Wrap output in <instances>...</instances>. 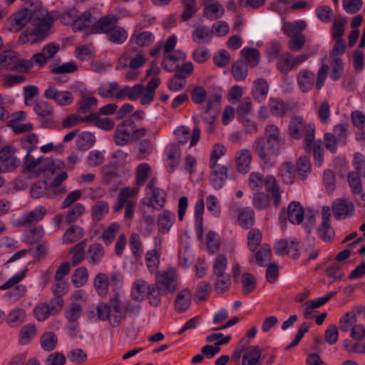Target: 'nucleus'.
I'll use <instances>...</instances> for the list:
<instances>
[{
    "instance_id": "53",
    "label": "nucleus",
    "mask_w": 365,
    "mask_h": 365,
    "mask_svg": "<svg viewBox=\"0 0 365 365\" xmlns=\"http://www.w3.org/2000/svg\"><path fill=\"white\" fill-rule=\"evenodd\" d=\"M152 198L148 204V207H153L157 210L164 207L166 202L167 195L163 189H155V191L151 192Z\"/></svg>"
},
{
    "instance_id": "27",
    "label": "nucleus",
    "mask_w": 365,
    "mask_h": 365,
    "mask_svg": "<svg viewBox=\"0 0 365 365\" xmlns=\"http://www.w3.org/2000/svg\"><path fill=\"white\" fill-rule=\"evenodd\" d=\"M158 239L155 238V247L152 250L146 252L145 259L150 272L158 273L157 270L160 264V250L157 248Z\"/></svg>"
},
{
    "instance_id": "25",
    "label": "nucleus",
    "mask_w": 365,
    "mask_h": 365,
    "mask_svg": "<svg viewBox=\"0 0 365 365\" xmlns=\"http://www.w3.org/2000/svg\"><path fill=\"white\" fill-rule=\"evenodd\" d=\"M214 32L208 26L200 25L192 31L191 37L192 41L198 44H206L210 43L213 37Z\"/></svg>"
},
{
    "instance_id": "40",
    "label": "nucleus",
    "mask_w": 365,
    "mask_h": 365,
    "mask_svg": "<svg viewBox=\"0 0 365 365\" xmlns=\"http://www.w3.org/2000/svg\"><path fill=\"white\" fill-rule=\"evenodd\" d=\"M37 335V328L34 324L24 325L19 334V343L21 345L29 344Z\"/></svg>"
},
{
    "instance_id": "63",
    "label": "nucleus",
    "mask_w": 365,
    "mask_h": 365,
    "mask_svg": "<svg viewBox=\"0 0 365 365\" xmlns=\"http://www.w3.org/2000/svg\"><path fill=\"white\" fill-rule=\"evenodd\" d=\"M356 322V314L353 312H346L342 315L339 322V328L341 331L347 332Z\"/></svg>"
},
{
    "instance_id": "23",
    "label": "nucleus",
    "mask_w": 365,
    "mask_h": 365,
    "mask_svg": "<svg viewBox=\"0 0 365 365\" xmlns=\"http://www.w3.org/2000/svg\"><path fill=\"white\" fill-rule=\"evenodd\" d=\"M315 78V74L312 71L308 69H302L297 77V83L300 90L303 93L310 91L314 85Z\"/></svg>"
},
{
    "instance_id": "39",
    "label": "nucleus",
    "mask_w": 365,
    "mask_h": 365,
    "mask_svg": "<svg viewBox=\"0 0 365 365\" xmlns=\"http://www.w3.org/2000/svg\"><path fill=\"white\" fill-rule=\"evenodd\" d=\"M87 253L88 262L98 264L104 257L105 249L100 243L95 242L88 247Z\"/></svg>"
},
{
    "instance_id": "60",
    "label": "nucleus",
    "mask_w": 365,
    "mask_h": 365,
    "mask_svg": "<svg viewBox=\"0 0 365 365\" xmlns=\"http://www.w3.org/2000/svg\"><path fill=\"white\" fill-rule=\"evenodd\" d=\"M28 19H29V23L33 25L38 24L43 21H51L48 18V12L43 9H28Z\"/></svg>"
},
{
    "instance_id": "58",
    "label": "nucleus",
    "mask_w": 365,
    "mask_h": 365,
    "mask_svg": "<svg viewBox=\"0 0 365 365\" xmlns=\"http://www.w3.org/2000/svg\"><path fill=\"white\" fill-rule=\"evenodd\" d=\"M227 267V259L225 255H217L214 260L212 269L213 274L217 277H222L225 275Z\"/></svg>"
},
{
    "instance_id": "57",
    "label": "nucleus",
    "mask_w": 365,
    "mask_h": 365,
    "mask_svg": "<svg viewBox=\"0 0 365 365\" xmlns=\"http://www.w3.org/2000/svg\"><path fill=\"white\" fill-rule=\"evenodd\" d=\"M82 305L77 302H71L64 312L66 319L70 322H76L82 314Z\"/></svg>"
},
{
    "instance_id": "22",
    "label": "nucleus",
    "mask_w": 365,
    "mask_h": 365,
    "mask_svg": "<svg viewBox=\"0 0 365 365\" xmlns=\"http://www.w3.org/2000/svg\"><path fill=\"white\" fill-rule=\"evenodd\" d=\"M252 153L248 149H242L236 153L235 155V165L236 169L239 173H247L250 168L252 162Z\"/></svg>"
},
{
    "instance_id": "11",
    "label": "nucleus",
    "mask_w": 365,
    "mask_h": 365,
    "mask_svg": "<svg viewBox=\"0 0 365 365\" xmlns=\"http://www.w3.org/2000/svg\"><path fill=\"white\" fill-rule=\"evenodd\" d=\"M130 128V130L135 128V123L132 118L124 120L117 126L113 135V140L117 145L123 146L129 142L131 138Z\"/></svg>"
},
{
    "instance_id": "61",
    "label": "nucleus",
    "mask_w": 365,
    "mask_h": 365,
    "mask_svg": "<svg viewBox=\"0 0 365 365\" xmlns=\"http://www.w3.org/2000/svg\"><path fill=\"white\" fill-rule=\"evenodd\" d=\"M58 342V338L53 332H46L40 339L41 346L46 351H51L55 349Z\"/></svg>"
},
{
    "instance_id": "51",
    "label": "nucleus",
    "mask_w": 365,
    "mask_h": 365,
    "mask_svg": "<svg viewBox=\"0 0 365 365\" xmlns=\"http://www.w3.org/2000/svg\"><path fill=\"white\" fill-rule=\"evenodd\" d=\"M248 66L243 60H237L232 66V74L236 81H244L248 74Z\"/></svg>"
},
{
    "instance_id": "54",
    "label": "nucleus",
    "mask_w": 365,
    "mask_h": 365,
    "mask_svg": "<svg viewBox=\"0 0 365 365\" xmlns=\"http://www.w3.org/2000/svg\"><path fill=\"white\" fill-rule=\"evenodd\" d=\"M88 279V269L85 267L77 268L73 273L71 282L75 287L79 288L84 286Z\"/></svg>"
},
{
    "instance_id": "31",
    "label": "nucleus",
    "mask_w": 365,
    "mask_h": 365,
    "mask_svg": "<svg viewBox=\"0 0 365 365\" xmlns=\"http://www.w3.org/2000/svg\"><path fill=\"white\" fill-rule=\"evenodd\" d=\"M279 174L283 182L287 185L293 184L297 176L295 165L289 162L282 164L279 169Z\"/></svg>"
},
{
    "instance_id": "28",
    "label": "nucleus",
    "mask_w": 365,
    "mask_h": 365,
    "mask_svg": "<svg viewBox=\"0 0 365 365\" xmlns=\"http://www.w3.org/2000/svg\"><path fill=\"white\" fill-rule=\"evenodd\" d=\"M307 24L305 21L299 20L293 23L285 21L283 23L282 31L289 38L294 36L303 35L302 31L306 29Z\"/></svg>"
},
{
    "instance_id": "13",
    "label": "nucleus",
    "mask_w": 365,
    "mask_h": 365,
    "mask_svg": "<svg viewBox=\"0 0 365 365\" xmlns=\"http://www.w3.org/2000/svg\"><path fill=\"white\" fill-rule=\"evenodd\" d=\"M332 211L336 220L351 217L355 213L354 205L346 198H337L332 204Z\"/></svg>"
},
{
    "instance_id": "32",
    "label": "nucleus",
    "mask_w": 365,
    "mask_h": 365,
    "mask_svg": "<svg viewBox=\"0 0 365 365\" xmlns=\"http://www.w3.org/2000/svg\"><path fill=\"white\" fill-rule=\"evenodd\" d=\"M205 210V203L203 197H201L195 205V225L196 233L199 238L203 235V213Z\"/></svg>"
},
{
    "instance_id": "14",
    "label": "nucleus",
    "mask_w": 365,
    "mask_h": 365,
    "mask_svg": "<svg viewBox=\"0 0 365 365\" xmlns=\"http://www.w3.org/2000/svg\"><path fill=\"white\" fill-rule=\"evenodd\" d=\"M28 8L21 9L11 15L6 20V26L11 32H18L29 23Z\"/></svg>"
},
{
    "instance_id": "44",
    "label": "nucleus",
    "mask_w": 365,
    "mask_h": 365,
    "mask_svg": "<svg viewBox=\"0 0 365 365\" xmlns=\"http://www.w3.org/2000/svg\"><path fill=\"white\" fill-rule=\"evenodd\" d=\"M190 292L187 289L180 290L177 294L175 302V311L182 313L185 312L190 304Z\"/></svg>"
},
{
    "instance_id": "18",
    "label": "nucleus",
    "mask_w": 365,
    "mask_h": 365,
    "mask_svg": "<svg viewBox=\"0 0 365 365\" xmlns=\"http://www.w3.org/2000/svg\"><path fill=\"white\" fill-rule=\"evenodd\" d=\"M46 215V209L43 206H39L29 212L26 213L17 222L21 227H28L37 224L41 221Z\"/></svg>"
},
{
    "instance_id": "47",
    "label": "nucleus",
    "mask_w": 365,
    "mask_h": 365,
    "mask_svg": "<svg viewBox=\"0 0 365 365\" xmlns=\"http://www.w3.org/2000/svg\"><path fill=\"white\" fill-rule=\"evenodd\" d=\"M19 53L14 51H6L0 53V66L5 69L13 71Z\"/></svg>"
},
{
    "instance_id": "8",
    "label": "nucleus",
    "mask_w": 365,
    "mask_h": 365,
    "mask_svg": "<svg viewBox=\"0 0 365 365\" xmlns=\"http://www.w3.org/2000/svg\"><path fill=\"white\" fill-rule=\"evenodd\" d=\"M16 148L14 146L7 145L0 150V163L2 164L4 172L15 170L20 164V160L15 155Z\"/></svg>"
},
{
    "instance_id": "64",
    "label": "nucleus",
    "mask_w": 365,
    "mask_h": 365,
    "mask_svg": "<svg viewBox=\"0 0 365 365\" xmlns=\"http://www.w3.org/2000/svg\"><path fill=\"white\" fill-rule=\"evenodd\" d=\"M268 106L272 114L275 116H282L287 110V107L283 101L278 98H271L269 101Z\"/></svg>"
},
{
    "instance_id": "35",
    "label": "nucleus",
    "mask_w": 365,
    "mask_h": 365,
    "mask_svg": "<svg viewBox=\"0 0 365 365\" xmlns=\"http://www.w3.org/2000/svg\"><path fill=\"white\" fill-rule=\"evenodd\" d=\"M131 41L138 47H148L154 42L155 36L150 31L140 32L135 31L132 34Z\"/></svg>"
},
{
    "instance_id": "46",
    "label": "nucleus",
    "mask_w": 365,
    "mask_h": 365,
    "mask_svg": "<svg viewBox=\"0 0 365 365\" xmlns=\"http://www.w3.org/2000/svg\"><path fill=\"white\" fill-rule=\"evenodd\" d=\"M240 54L245 58V63L251 68H255L259 63L260 53L255 48L245 47L241 50Z\"/></svg>"
},
{
    "instance_id": "50",
    "label": "nucleus",
    "mask_w": 365,
    "mask_h": 365,
    "mask_svg": "<svg viewBox=\"0 0 365 365\" xmlns=\"http://www.w3.org/2000/svg\"><path fill=\"white\" fill-rule=\"evenodd\" d=\"M87 240H83L76 244L70 250V254H72L71 264L73 266H77L81 264L85 258V248L86 246Z\"/></svg>"
},
{
    "instance_id": "7",
    "label": "nucleus",
    "mask_w": 365,
    "mask_h": 365,
    "mask_svg": "<svg viewBox=\"0 0 365 365\" xmlns=\"http://www.w3.org/2000/svg\"><path fill=\"white\" fill-rule=\"evenodd\" d=\"M34 110L42 128H51L54 124L53 107L47 101L36 102Z\"/></svg>"
},
{
    "instance_id": "10",
    "label": "nucleus",
    "mask_w": 365,
    "mask_h": 365,
    "mask_svg": "<svg viewBox=\"0 0 365 365\" xmlns=\"http://www.w3.org/2000/svg\"><path fill=\"white\" fill-rule=\"evenodd\" d=\"M347 181L356 205L365 206V192L361 176H359L356 173H349Z\"/></svg>"
},
{
    "instance_id": "59",
    "label": "nucleus",
    "mask_w": 365,
    "mask_h": 365,
    "mask_svg": "<svg viewBox=\"0 0 365 365\" xmlns=\"http://www.w3.org/2000/svg\"><path fill=\"white\" fill-rule=\"evenodd\" d=\"M108 39L114 43L121 44L128 38V33L125 29L115 25L112 31L107 35Z\"/></svg>"
},
{
    "instance_id": "30",
    "label": "nucleus",
    "mask_w": 365,
    "mask_h": 365,
    "mask_svg": "<svg viewBox=\"0 0 365 365\" xmlns=\"http://www.w3.org/2000/svg\"><path fill=\"white\" fill-rule=\"evenodd\" d=\"M269 85L264 78H257L253 82L252 96L259 103L264 101L267 96Z\"/></svg>"
},
{
    "instance_id": "41",
    "label": "nucleus",
    "mask_w": 365,
    "mask_h": 365,
    "mask_svg": "<svg viewBox=\"0 0 365 365\" xmlns=\"http://www.w3.org/2000/svg\"><path fill=\"white\" fill-rule=\"evenodd\" d=\"M150 285L148 284L145 280L138 279L133 283L132 287V297L134 300L138 302L143 301L148 292Z\"/></svg>"
},
{
    "instance_id": "16",
    "label": "nucleus",
    "mask_w": 365,
    "mask_h": 365,
    "mask_svg": "<svg viewBox=\"0 0 365 365\" xmlns=\"http://www.w3.org/2000/svg\"><path fill=\"white\" fill-rule=\"evenodd\" d=\"M253 148L258 158L264 163L270 161L271 156L279 155V153L271 149L270 145L261 137H258L255 140Z\"/></svg>"
},
{
    "instance_id": "9",
    "label": "nucleus",
    "mask_w": 365,
    "mask_h": 365,
    "mask_svg": "<svg viewBox=\"0 0 365 365\" xmlns=\"http://www.w3.org/2000/svg\"><path fill=\"white\" fill-rule=\"evenodd\" d=\"M118 24V17L114 14H108L93 23L90 28V32L108 35Z\"/></svg>"
},
{
    "instance_id": "56",
    "label": "nucleus",
    "mask_w": 365,
    "mask_h": 365,
    "mask_svg": "<svg viewBox=\"0 0 365 365\" xmlns=\"http://www.w3.org/2000/svg\"><path fill=\"white\" fill-rule=\"evenodd\" d=\"M240 225L244 229H248L255 222V213L251 208H244L240 211L238 216Z\"/></svg>"
},
{
    "instance_id": "12",
    "label": "nucleus",
    "mask_w": 365,
    "mask_h": 365,
    "mask_svg": "<svg viewBox=\"0 0 365 365\" xmlns=\"http://www.w3.org/2000/svg\"><path fill=\"white\" fill-rule=\"evenodd\" d=\"M304 211L303 206L297 201L291 202L287 211L283 208L280 213V219L287 220L295 225L301 224L304 220Z\"/></svg>"
},
{
    "instance_id": "3",
    "label": "nucleus",
    "mask_w": 365,
    "mask_h": 365,
    "mask_svg": "<svg viewBox=\"0 0 365 365\" xmlns=\"http://www.w3.org/2000/svg\"><path fill=\"white\" fill-rule=\"evenodd\" d=\"M288 133L291 138L297 140L304 137V144L309 145L314 139L315 125L306 123L302 117L294 116L289 122Z\"/></svg>"
},
{
    "instance_id": "29",
    "label": "nucleus",
    "mask_w": 365,
    "mask_h": 365,
    "mask_svg": "<svg viewBox=\"0 0 365 365\" xmlns=\"http://www.w3.org/2000/svg\"><path fill=\"white\" fill-rule=\"evenodd\" d=\"M304 149L307 153H312L314 160V165L320 168L324 162V148L320 140L315 141L312 140L309 145L304 144Z\"/></svg>"
},
{
    "instance_id": "5",
    "label": "nucleus",
    "mask_w": 365,
    "mask_h": 365,
    "mask_svg": "<svg viewBox=\"0 0 365 365\" xmlns=\"http://www.w3.org/2000/svg\"><path fill=\"white\" fill-rule=\"evenodd\" d=\"M155 285L161 291L163 296H167L169 292H175L178 289V274L173 267L156 273Z\"/></svg>"
},
{
    "instance_id": "34",
    "label": "nucleus",
    "mask_w": 365,
    "mask_h": 365,
    "mask_svg": "<svg viewBox=\"0 0 365 365\" xmlns=\"http://www.w3.org/2000/svg\"><path fill=\"white\" fill-rule=\"evenodd\" d=\"M175 220L173 212L169 210H164L158 217V227L159 232L165 234L169 232Z\"/></svg>"
},
{
    "instance_id": "6",
    "label": "nucleus",
    "mask_w": 365,
    "mask_h": 365,
    "mask_svg": "<svg viewBox=\"0 0 365 365\" xmlns=\"http://www.w3.org/2000/svg\"><path fill=\"white\" fill-rule=\"evenodd\" d=\"M264 138L269 145L270 148L276 150L279 155L285 148V140L282 135L279 128L274 124H269L264 128Z\"/></svg>"
},
{
    "instance_id": "43",
    "label": "nucleus",
    "mask_w": 365,
    "mask_h": 365,
    "mask_svg": "<svg viewBox=\"0 0 365 365\" xmlns=\"http://www.w3.org/2000/svg\"><path fill=\"white\" fill-rule=\"evenodd\" d=\"M151 172L150 166L148 163H140L136 168L135 172V187L139 189L143 186L146 180L149 178Z\"/></svg>"
},
{
    "instance_id": "37",
    "label": "nucleus",
    "mask_w": 365,
    "mask_h": 365,
    "mask_svg": "<svg viewBox=\"0 0 365 365\" xmlns=\"http://www.w3.org/2000/svg\"><path fill=\"white\" fill-rule=\"evenodd\" d=\"M224 12L223 6L218 2L206 3L203 9L204 16L211 21L220 19Z\"/></svg>"
},
{
    "instance_id": "21",
    "label": "nucleus",
    "mask_w": 365,
    "mask_h": 365,
    "mask_svg": "<svg viewBox=\"0 0 365 365\" xmlns=\"http://www.w3.org/2000/svg\"><path fill=\"white\" fill-rule=\"evenodd\" d=\"M264 186L267 192L273 199V205L275 207H279L281 204V192L279 185L276 178L273 175H267L264 180Z\"/></svg>"
},
{
    "instance_id": "36",
    "label": "nucleus",
    "mask_w": 365,
    "mask_h": 365,
    "mask_svg": "<svg viewBox=\"0 0 365 365\" xmlns=\"http://www.w3.org/2000/svg\"><path fill=\"white\" fill-rule=\"evenodd\" d=\"M295 168L298 178L302 181L307 180L312 172L311 162L306 155H302L299 158Z\"/></svg>"
},
{
    "instance_id": "19",
    "label": "nucleus",
    "mask_w": 365,
    "mask_h": 365,
    "mask_svg": "<svg viewBox=\"0 0 365 365\" xmlns=\"http://www.w3.org/2000/svg\"><path fill=\"white\" fill-rule=\"evenodd\" d=\"M59 45L56 43L46 44L42 48L41 52L33 55V60L40 68L46 65L48 60L52 58L59 51Z\"/></svg>"
},
{
    "instance_id": "33",
    "label": "nucleus",
    "mask_w": 365,
    "mask_h": 365,
    "mask_svg": "<svg viewBox=\"0 0 365 365\" xmlns=\"http://www.w3.org/2000/svg\"><path fill=\"white\" fill-rule=\"evenodd\" d=\"M110 206L105 200H98L91 208V215L93 222H99L108 214Z\"/></svg>"
},
{
    "instance_id": "20",
    "label": "nucleus",
    "mask_w": 365,
    "mask_h": 365,
    "mask_svg": "<svg viewBox=\"0 0 365 365\" xmlns=\"http://www.w3.org/2000/svg\"><path fill=\"white\" fill-rule=\"evenodd\" d=\"M83 120L88 124H92L95 127L104 130H111L115 127V122L109 118H100L99 113H93L83 116Z\"/></svg>"
},
{
    "instance_id": "4",
    "label": "nucleus",
    "mask_w": 365,
    "mask_h": 365,
    "mask_svg": "<svg viewBox=\"0 0 365 365\" xmlns=\"http://www.w3.org/2000/svg\"><path fill=\"white\" fill-rule=\"evenodd\" d=\"M51 27V21H43L40 24H36V27L32 31L26 30L21 33L19 36L18 43L20 44L27 43L34 44L43 41L48 36Z\"/></svg>"
},
{
    "instance_id": "45",
    "label": "nucleus",
    "mask_w": 365,
    "mask_h": 365,
    "mask_svg": "<svg viewBox=\"0 0 365 365\" xmlns=\"http://www.w3.org/2000/svg\"><path fill=\"white\" fill-rule=\"evenodd\" d=\"M262 351L258 346H250L242 356V365H260Z\"/></svg>"
},
{
    "instance_id": "62",
    "label": "nucleus",
    "mask_w": 365,
    "mask_h": 365,
    "mask_svg": "<svg viewBox=\"0 0 365 365\" xmlns=\"http://www.w3.org/2000/svg\"><path fill=\"white\" fill-rule=\"evenodd\" d=\"M318 235L319 238L328 243L332 242L334 238V230L331 226V223L322 222L318 228Z\"/></svg>"
},
{
    "instance_id": "24",
    "label": "nucleus",
    "mask_w": 365,
    "mask_h": 365,
    "mask_svg": "<svg viewBox=\"0 0 365 365\" xmlns=\"http://www.w3.org/2000/svg\"><path fill=\"white\" fill-rule=\"evenodd\" d=\"M145 91V86L138 83L133 87L125 86L122 89L118 91L115 94L117 99L128 98L130 101H136Z\"/></svg>"
},
{
    "instance_id": "2",
    "label": "nucleus",
    "mask_w": 365,
    "mask_h": 365,
    "mask_svg": "<svg viewBox=\"0 0 365 365\" xmlns=\"http://www.w3.org/2000/svg\"><path fill=\"white\" fill-rule=\"evenodd\" d=\"M138 193V187H124L118 195L117 199L113 206L115 213L120 212L125 207L124 219L131 221L133 219L137 201L134 199Z\"/></svg>"
},
{
    "instance_id": "26",
    "label": "nucleus",
    "mask_w": 365,
    "mask_h": 365,
    "mask_svg": "<svg viewBox=\"0 0 365 365\" xmlns=\"http://www.w3.org/2000/svg\"><path fill=\"white\" fill-rule=\"evenodd\" d=\"M212 173L210 176V183L216 190L222 188L227 178L228 168L225 165H222L218 168L212 169Z\"/></svg>"
},
{
    "instance_id": "1",
    "label": "nucleus",
    "mask_w": 365,
    "mask_h": 365,
    "mask_svg": "<svg viewBox=\"0 0 365 365\" xmlns=\"http://www.w3.org/2000/svg\"><path fill=\"white\" fill-rule=\"evenodd\" d=\"M140 310L139 306L128 301L123 303L118 293H115L109 300V303L101 302L96 307L98 319L101 321H109L113 327H118L128 315Z\"/></svg>"
},
{
    "instance_id": "15",
    "label": "nucleus",
    "mask_w": 365,
    "mask_h": 365,
    "mask_svg": "<svg viewBox=\"0 0 365 365\" xmlns=\"http://www.w3.org/2000/svg\"><path fill=\"white\" fill-rule=\"evenodd\" d=\"M43 96L53 100L61 106H67L73 101L72 93L67 91H59L54 86H48L44 91Z\"/></svg>"
},
{
    "instance_id": "49",
    "label": "nucleus",
    "mask_w": 365,
    "mask_h": 365,
    "mask_svg": "<svg viewBox=\"0 0 365 365\" xmlns=\"http://www.w3.org/2000/svg\"><path fill=\"white\" fill-rule=\"evenodd\" d=\"M84 232L82 227L78 225H71L63 236L64 244H72L83 237Z\"/></svg>"
},
{
    "instance_id": "48",
    "label": "nucleus",
    "mask_w": 365,
    "mask_h": 365,
    "mask_svg": "<svg viewBox=\"0 0 365 365\" xmlns=\"http://www.w3.org/2000/svg\"><path fill=\"white\" fill-rule=\"evenodd\" d=\"M183 10L180 15L182 21L192 19L198 11L197 0H182Z\"/></svg>"
},
{
    "instance_id": "55",
    "label": "nucleus",
    "mask_w": 365,
    "mask_h": 365,
    "mask_svg": "<svg viewBox=\"0 0 365 365\" xmlns=\"http://www.w3.org/2000/svg\"><path fill=\"white\" fill-rule=\"evenodd\" d=\"M292 57V53L286 52L277 58V68L280 73L287 74L294 69V67H292V59H291Z\"/></svg>"
},
{
    "instance_id": "38",
    "label": "nucleus",
    "mask_w": 365,
    "mask_h": 365,
    "mask_svg": "<svg viewBox=\"0 0 365 365\" xmlns=\"http://www.w3.org/2000/svg\"><path fill=\"white\" fill-rule=\"evenodd\" d=\"M128 244L135 259L140 260L143 254V245L139 234L132 233L129 237Z\"/></svg>"
},
{
    "instance_id": "52",
    "label": "nucleus",
    "mask_w": 365,
    "mask_h": 365,
    "mask_svg": "<svg viewBox=\"0 0 365 365\" xmlns=\"http://www.w3.org/2000/svg\"><path fill=\"white\" fill-rule=\"evenodd\" d=\"M247 247L251 252L257 250L262 240V233L257 228H252L247 234Z\"/></svg>"
},
{
    "instance_id": "42",
    "label": "nucleus",
    "mask_w": 365,
    "mask_h": 365,
    "mask_svg": "<svg viewBox=\"0 0 365 365\" xmlns=\"http://www.w3.org/2000/svg\"><path fill=\"white\" fill-rule=\"evenodd\" d=\"M92 19L93 15L90 11H86L82 14L78 15L72 25L73 31H90L91 25L89 24L93 21Z\"/></svg>"
},
{
    "instance_id": "17",
    "label": "nucleus",
    "mask_w": 365,
    "mask_h": 365,
    "mask_svg": "<svg viewBox=\"0 0 365 365\" xmlns=\"http://www.w3.org/2000/svg\"><path fill=\"white\" fill-rule=\"evenodd\" d=\"M165 160L168 173H173L180 163V148L175 143H170L165 149Z\"/></svg>"
}]
</instances>
